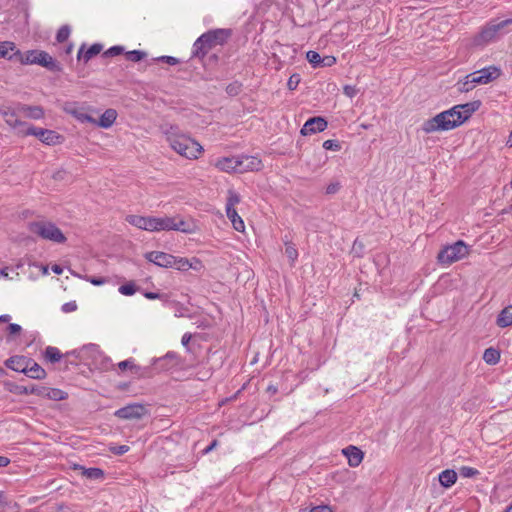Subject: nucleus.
<instances>
[{"label":"nucleus","mask_w":512,"mask_h":512,"mask_svg":"<svg viewBox=\"0 0 512 512\" xmlns=\"http://www.w3.org/2000/svg\"><path fill=\"white\" fill-rule=\"evenodd\" d=\"M480 105V101L456 105L424 121L422 131L426 134H430L437 131L452 130L468 120L471 115L479 109Z\"/></svg>","instance_id":"obj_1"},{"label":"nucleus","mask_w":512,"mask_h":512,"mask_svg":"<svg viewBox=\"0 0 512 512\" xmlns=\"http://www.w3.org/2000/svg\"><path fill=\"white\" fill-rule=\"evenodd\" d=\"M170 147L182 157L198 159L203 153V147L195 139L183 133L177 126H169L163 130Z\"/></svg>","instance_id":"obj_2"},{"label":"nucleus","mask_w":512,"mask_h":512,"mask_svg":"<svg viewBox=\"0 0 512 512\" xmlns=\"http://www.w3.org/2000/svg\"><path fill=\"white\" fill-rule=\"evenodd\" d=\"M501 71L496 66H489L474 71L459 80L456 84L457 90L460 92H469L478 85H485L496 80Z\"/></svg>","instance_id":"obj_3"},{"label":"nucleus","mask_w":512,"mask_h":512,"mask_svg":"<svg viewBox=\"0 0 512 512\" xmlns=\"http://www.w3.org/2000/svg\"><path fill=\"white\" fill-rule=\"evenodd\" d=\"M230 33L225 29L212 30L202 34L193 44V55L203 57L215 45L223 44Z\"/></svg>","instance_id":"obj_4"},{"label":"nucleus","mask_w":512,"mask_h":512,"mask_svg":"<svg viewBox=\"0 0 512 512\" xmlns=\"http://www.w3.org/2000/svg\"><path fill=\"white\" fill-rule=\"evenodd\" d=\"M17 60L23 65L38 64L50 71H60V65L47 52L41 50H29L21 53L19 50L14 54Z\"/></svg>","instance_id":"obj_5"},{"label":"nucleus","mask_w":512,"mask_h":512,"mask_svg":"<svg viewBox=\"0 0 512 512\" xmlns=\"http://www.w3.org/2000/svg\"><path fill=\"white\" fill-rule=\"evenodd\" d=\"M29 230L31 233L36 234L45 240H49L55 243H64L66 241V237L64 236V234L52 222H32L29 224Z\"/></svg>","instance_id":"obj_6"},{"label":"nucleus","mask_w":512,"mask_h":512,"mask_svg":"<svg viewBox=\"0 0 512 512\" xmlns=\"http://www.w3.org/2000/svg\"><path fill=\"white\" fill-rule=\"evenodd\" d=\"M180 231L191 233L189 225L179 216H154L153 232Z\"/></svg>","instance_id":"obj_7"},{"label":"nucleus","mask_w":512,"mask_h":512,"mask_svg":"<svg viewBox=\"0 0 512 512\" xmlns=\"http://www.w3.org/2000/svg\"><path fill=\"white\" fill-rule=\"evenodd\" d=\"M62 109L80 123L96 124V119L92 115L95 109L91 106L78 102H66Z\"/></svg>","instance_id":"obj_8"},{"label":"nucleus","mask_w":512,"mask_h":512,"mask_svg":"<svg viewBox=\"0 0 512 512\" xmlns=\"http://www.w3.org/2000/svg\"><path fill=\"white\" fill-rule=\"evenodd\" d=\"M469 254V248L463 241H457L452 245L444 247L438 254V261L441 264H452L465 258Z\"/></svg>","instance_id":"obj_9"},{"label":"nucleus","mask_w":512,"mask_h":512,"mask_svg":"<svg viewBox=\"0 0 512 512\" xmlns=\"http://www.w3.org/2000/svg\"><path fill=\"white\" fill-rule=\"evenodd\" d=\"M512 24V18L499 22H492L482 29L475 39V43L483 45L494 41L501 31L508 25Z\"/></svg>","instance_id":"obj_10"},{"label":"nucleus","mask_w":512,"mask_h":512,"mask_svg":"<svg viewBox=\"0 0 512 512\" xmlns=\"http://www.w3.org/2000/svg\"><path fill=\"white\" fill-rule=\"evenodd\" d=\"M21 136H35L46 145H57L63 142V136L53 130L29 126L25 131H19Z\"/></svg>","instance_id":"obj_11"},{"label":"nucleus","mask_w":512,"mask_h":512,"mask_svg":"<svg viewBox=\"0 0 512 512\" xmlns=\"http://www.w3.org/2000/svg\"><path fill=\"white\" fill-rule=\"evenodd\" d=\"M71 354L78 358L82 363L92 366L94 360H97L100 357V349L98 345L91 343L73 350Z\"/></svg>","instance_id":"obj_12"},{"label":"nucleus","mask_w":512,"mask_h":512,"mask_svg":"<svg viewBox=\"0 0 512 512\" xmlns=\"http://www.w3.org/2000/svg\"><path fill=\"white\" fill-rule=\"evenodd\" d=\"M328 122L323 117H312L308 119L300 130L302 136L312 135L324 131Z\"/></svg>","instance_id":"obj_13"},{"label":"nucleus","mask_w":512,"mask_h":512,"mask_svg":"<svg viewBox=\"0 0 512 512\" xmlns=\"http://www.w3.org/2000/svg\"><path fill=\"white\" fill-rule=\"evenodd\" d=\"M262 161L256 156L240 155L238 173H245L250 171H259L262 169Z\"/></svg>","instance_id":"obj_14"},{"label":"nucleus","mask_w":512,"mask_h":512,"mask_svg":"<svg viewBox=\"0 0 512 512\" xmlns=\"http://www.w3.org/2000/svg\"><path fill=\"white\" fill-rule=\"evenodd\" d=\"M17 111L23 117L32 119V120H40L45 116V111L42 106L39 105H27L18 103Z\"/></svg>","instance_id":"obj_15"},{"label":"nucleus","mask_w":512,"mask_h":512,"mask_svg":"<svg viewBox=\"0 0 512 512\" xmlns=\"http://www.w3.org/2000/svg\"><path fill=\"white\" fill-rule=\"evenodd\" d=\"M125 220L138 229L153 232L154 216L127 215Z\"/></svg>","instance_id":"obj_16"},{"label":"nucleus","mask_w":512,"mask_h":512,"mask_svg":"<svg viewBox=\"0 0 512 512\" xmlns=\"http://www.w3.org/2000/svg\"><path fill=\"white\" fill-rule=\"evenodd\" d=\"M145 257L149 262L159 267L171 268L172 264H174V261L172 262L173 255L161 251H151Z\"/></svg>","instance_id":"obj_17"},{"label":"nucleus","mask_w":512,"mask_h":512,"mask_svg":"<svg viewBox=\"0 0 512 512\" xmlns=\"http://www.w3.org/2000/svg\"><path fill=\"white\" fill-rule=\"evenodd\" d=\"M174 264H172L171 268H175L179 271H187L189 269L200 270L202 268V262L198 258L188 259L185 257H176L173 256Z\"/></svg>","instance_id":"obj_18"},{"label":"nucleus","mask_w":512,"mask_h":512,"mask_svg":"<svg viewBox=\"0 0 512 512\" xmlns=\"http://www.w3.org/2000/svg\"><path fill=\"white\" fill-rule=\"evenodd\" d=\"M145 414V408L141 405H128L115 412V416L121 419H139Z\"/></svg>","instance_id":"obj_19"},{"label":"nucleus","mask_w":512,"mask_h":512,"mask_svg":"<svg viewBox=\"0 0 512 512\" xmlns=\"http://www.w3.org/2000/svg\"><path fill=\"white\" fill-rule=\"evenodd\" d=\"M31 393L51 400L60 401L67 398V393L57 388L39 387L32 388Z\"/></svg>","instance_id":"obj_20"},{"label":"nucleus","mask_w":512,"mask_h":512,"mask_svg":"<svg viewBox=\"0 0 512 512\" xmlns=\"http://www.w3.org/2000/svg\"><path fill=\"white\" fill-rule=\"evenodd\" d=\"M215 167L227 173H238L239 156L222 157L215 161Z\"/></svg>","instance_id":"obj_21"},{"label":"nucleus","mask_w":512,"mask_h":512,"mask_svg":"<svg viewBox=\"0 0 512 512\" xmlns=\"http://www.w3.org/2000/svg\"><path fill=\"white\" fill-rule=\"evenodd\" d=\"M117 116V111L115 109L109 108L103 112L99 120H96L95 125L103 129H108L113 126L117 119Z\"/></svg>","instance_id":"obj_22"},{"label":"nucleus","mask_w":512,"mask_h":512,"mask_svg":"<svg viewBox=\"0 0 512 512\" xmlns=\"http://www.w3.org/2000/svg\"><path fill=\"white\" fill-rule=\"evenodd\" d=\"M344 455L348 459V464L351 467H357L360 465V463L363 460V453L362 451L355 447V446H349L343 450Z\"/></svg>","instance_id":"obj_23"},{"label":"nucleus","mask_w":512,"mask_h":512,"mask_svg":"<svg viewBox=\"0 0 512 512\" xmlns=\"http://www.w3.org/2000/svg\"><path fill=\"white\" fill-rule=\"evenodd\" d=\"M24 373L33 379H43L46 376L45 370L39 364L30 359Z\"/></svg>","instance_id":"obj_24"},{"label":"nucleus","mask_w":512,"mask_h":512,"mask_svg":"<svg viewBox=\"0 0 512 512\" xmlns=\"http://www.w3.org/2000/svg\"><path fill=\"white\" fill-rule=\"evenodd\" d=\"M74 470H79L81 472V475L86 477L87 479L97 480L102 479L104 477V472L100 468H85L84 466L81 465H75Z\"/></svg>","instance_id":"obj_25"},{"label":"nucleus","mask_w":512,"mask_h":512,"mask_svg":"<svg viewBox=\"0 0 512 512\" xmlns=\"http://www.w3.org/2000/svg\"><path fill=\"white\" fill-rule=\"evenodd\" d=\"M27 364H29V359L22 356L11 357L6 361V366L8 368L22 373H24Z\"/></svg>","instance_id":"obj_26"},{"label":"nucleus","mask_w":512,"mask_h":512,"mask_svg":"<svg viewBox=\"0 0 512 512\" xmlns=\"http://www.w3.org/2000/svg\"><path fill=\"white\" fill-rule=\"evenodd\" d=\"M496 324L501 328H506L512 325V305L501 310L496 319Z\"/></svg>","instance_id":"obj_27"},{"label":"nucleus","mask_w":512,"mask_h":512,"mask_svg":"<svg viewBox=\"0 0 512 512\" xmlns=\"http://www.w3.org/2000/svg\"><path fill=\"white\" fill-rule=\"evenodd\" d=\"M438 478L444 488H450L457 481V473L454 470L446 469L439 474Z\"/></svg>","instance_id":"obj_28"},{"label":"nucleus","mask_w":512,"mask_h":512,"mask_svg":"<svg viewBox=\"0 0 512 512\" xmlns=\"http://www.w3.org/2000/svg\"><path fill=\"white\" fill-rule=\"evenodd\" d=\"M102 50V45L93 44L87 50L84 51L83 47L80 48L78 52V59L84 60V62H88L92 57L99 54Z\"/></svg>","instance_id":"obj_29"},{"label":"nucleus","mask_w":512,"mask_h":512,"mask_svg":"<svg viewBox=\"0 0 512 512\" xmlns=\"http://www.w3.org/2000/svg\"><path fill=\"white\" fill-rule=\"evenodd\" d=\"M227 218L231 221L233 228L238 232L245 231V224L243 219L239 216L236 210L226 211Z\"/></svg>","instance_id":"obj_30"},{"label":"nucleus","mask_w":512,"mask_h":512,"mask_svg":"<svg viewBox=\"0 0 512 512\" xmlns=\"http://www.w3.org/2000/svg\"><path fill=\"white\" fill-rule=\"evenodd\" d=\"M17 49L13 42L11 41H3L0 42V58H8L12 59Z\"/></svg>","instance_id":"obj_31"},{"label":"nucleus","mask_w":512,"mask_h":512,"mask_svg":"<svg viewBox=\"0 0 512 512\" xmlns=\"http://www.w3.org/2000/svg\"><path fill=\"white\" fill-rule=\"evenodd\" d=\"M240 201H241V197L236 191H234L232 189L228 190L225 210L226 211L236 210V206L240 203Z\"/></svg>","instance_id":"obj_32"},{"label":"nucleus","mask_w":512,"mask_h":512,"mask_svg":"<svg viewBox=\"0 0 512 512\" xmlns=\"http://www.w3.org/2000/svg\"><path fill=\"white\" fill-rule=\"evenodd\" d=\"M92 366L96 369H99V370H103V371H107V370H110L112 369L113 367V363L111 361L110 358H108L107 356H105L101 351H100V357L97 359V360H94V362L92 363Z\"/></svg>","instance_id":"obj_33"},{"label":"nucleus","mask_w":512,"mask_h":512,"mask_svg":"<svg viewBox=\"0 0 512 512\" xmlns=\"http://www.w3.org/2000/svg\"><path fill=\"white\" fill-rule=\"evenodd\" d=\"M483 359L487 364L494 365L500 359V353L494 348H488L484 351Z\"/></svg>","instance_id":"obj_34"},{"label":"nucleus","mask_w":512,"mask_h":512,"mask_svg":"<svg viewBox=\"0 0 512 512\" xmlns=\"http://www.w3.org/2000/svg\"><path fill=\"white\" fill-rule=\"evenodd\" d=\"M44 355H45V358L52 363L58 362L62 357L60 350L53 346H48L45 349Z\"/></svg>","instance_id":"obj_35"},{"label":"nucleus","mask_w":512,"mask_h":512,"mask_svg":"<svg viewBox=\"0 0 512 512\" xmlns=\"http://www.w3.org/2000/svg\"><path fill=\"white\" fill-rule=\"evenodd\" d=\"M306 59L314 68L321 67L322 56L318 52L313 50L308 51L306 53Z\"/></svg>","instance_id":"obj_36"},{"label":"nucleus","mask_w":512,"mask_h":512,"mask_svg":"<svg viewBox=\"0 0 512 512\" xmlns=\"http://www.w3.org/2000/svg\"><path fill=\"white\" fill-rule=\"evenodd\" d=\"M8 125L17 131V134L21 136L19 131H25L30 125L18 119L8 120Z\"/></svg>","instance_id":"obj_37"},{"label":"nucleus","mask_w":512,"mask_h":512,"mask_svg":"<svg viewBox=\"0 0 512 512\" xmlns=\"http://www.w3.org/2000/svg\"><path fill=\"white\" fill-rule=\"evenodd\" d=\"M119 293L125 296H132L137 291L136 286L133 282L126 283L119 287Z\"/></svg>","instance_id":"obj_38"},{"label":"nucleus","mask_w":512,"mask_h":512,"mask_svg":"<svg viewBox=\"0 0 512 512\" xmlns=\"http://www.w3.org/2000/svg\"><path fill=\"white\" fill-rule=\"evenodd\" d=\"M459 473L464 478H472L479 474V471L473 467L463 466L460 468Z\"/></svg>","instance_id":"obj_39"},{"label":"nucleus","mask_w":512,"mask_h":512,"mask_svg":"<svg viewBox=\"0 0 512 512\" xmlns=\"http://www.w3.org/2000/svg\"><path fill=\"white\" fill-rule=\"evenodd\" d=\"M285 254L291 262H294L298 257V251L296 247L291 243L286 244Z\"/></svg>","instance_id":"obj_40"},{"label":"nucleus","mask_w":512,"mask_h":512,"mask_svg":"<svg viewBox=\"0 0 512 512\" xmlns=\"http://www.w3.org/2000/svg\"><path fill=\"white\" fill-rule=\"evenodd\" d=\"M145 57V53L139 50H133L126 53V58L133 62H138Z\"/></svg>","instance_id":"obj_41"},{"label":"nucleus","mask_w":512,"mask_h":512,"mask_svg":"<svg viewBox=\"0 0 512 512\" xmlns=\"http://www.w3.org/2000/svg\"><path fill=\"white\" fill-rule=\"evenodd\" d=\"M70 35V28L68 26H62L57 32V41L64 42Z\"/></svg>","instance_id":"obj_42"},{"label":"nucleus","mask_w":512,"mask_h":512,"mask_svg":"<svg viewBox=\"0 0 512 512\" xmlns=\"http://www.w3.org/2000/svg\"><path fill=\"white\" fill-rule=\"evenodd\" d=\"M300 81H301V78H300L299 74L291 75L287 82L288 89L291 91L295 90L298 87Z\"/></svg>","instance_id":"obj_43"},{"label":"nucleus","mask_w":512,"mask_h":512,"mask_svg":"<svg viewBox=\"0 0 512 512\" xmlns=\"http://www.w3.org/2000/svg\"><path fill=\"white\" fill-rule=\"evenodd\" d=\"M2 115L5 119V122L8 124V120L16 119L20 113L17 111V105L12 110L3 111Z\"/></svg>","instance_id":"obj_44"},{"label":"nucleus","mask_w":512,"mask_h":512,"mask_svg":"<svg viewBox=\"0 0 512 512\" xmlns=\"http://www.w3.org/2000/svg\"><path fill=\"white\" fill-rule=\"evenodd\" d=\"M323 148L325 150L338 151L341 146L338 141L329 139L323 142Z\"/></svg>","instance_id":"obj_45"},{"label":"nucleus","mask_w":512,"mask_h":512,"mask_svg":"<svg viewBox=\"0 0 512 512\" xmlns=\"http://www.w3.org/2000/svg\"><path fill=\"white\" fill-rule=\"evenodd\" d=\"M321 63V67H331L336 63V57L332 55L324 56L321 59Z\"/></svg>","instance_id":"obj_46"},{"label":"nucleus","mask_w":512,"mask_h":512,"mask_svg":"<svg viewBox=\"0 0 512 512\" xmlns=\"http://www.w3.org/2000/svg\"><path fill=\"white\" fill-rule=\"evenodd\" d=\"M301 512H304V511H301ZM309 512H333V508L329 505H318V506H314L312 507Z\"/></svg>","instance_id":"obj_47"},{"label":"nucleus","mask_w":512,"mask_h":512,"mask_svg":"<svg viewBox=\"0 0 512 512\" xmlns=\"http://www.w3.org/2000/svg\"><path fill=\"white\" fill-rule=\"evenodd\" d=\"M123 51H124V48L122 46H113L105 52V55L106 56H117V55H120L121 53H123Z\"/></svg>","instance_id":"obj_48"},{"label":"nucleus","mask_w":512,"mask_h":512,"mask_svg":"<svg viewBox=\"0 0 512 512\" xmlns=\"http://www.w3.org/2000/svg\"><path fill=\"white\" fill-rule=\"evenodd\" d=\"M110 451L116 455H123L129 451V446H127V445L113 446L110 448Z\"/></svg>","instance_id":"obj_49"},{"label":"nucleus","mask_w":512,"mask_h":512,"mask_svg":"<svg viewBox=\"0 0 512 512\" xmlns=\"http://www.w3.org/2000/svg\"><path fill=\"white\" fill-rule=\"evenodd\" d=\"M343 92L347 97L353 98L357 94V89L354 86L346 85L343 88Z\"/></svg>","instance_id":"obj_50"},{"label":"nucleus","mask_w":512,"mask_h":512,"mask_svg":"<svg viewBox=\"0 0 512 512\" xmlns=\"http://www.w3.org/2000/svg\"><path fill=\"white\" fill-rule=\"evenodd\" d=\"M77 309V304L76 302L72 301V302H67L65 303L63 306H62V311L65 312V313H70V312H73Z\"/></svg>","instance_id":"obj_51"},{"label":"nucleus","mask_w":512,"mask_h":512,"mask_svg":"<svg viewBox=\"0 0 512 512\" xmlns=\"http://www.w3.org/2000/svg\"><path fill=\"white\" fill-rule=\"evenodd\" d=\"M87 281H89L91 284L95 286H100L107 283V280L103 277H90L87 278Z\"/></svg>","instance_id":"obj_52"},{"label":"nucleus","mask_w":512,"mask_h":512,"mask_svg":"<svg viewBox=\"0 0 512 512\" xmlns=\"http://www.w3.org/2000/svg\"><path fill=\"white\" fill-rule=\"evenodd\" d=\"M118 367L121 370H125L127 368H132V367H134V362L132 359H127V360L119 362Z\"/></svg>","instance_id":"obj_53"},{"label":"nucleus","mask_w":512,"mask_h":512,"mask_svg":"<svg viewBox=\"0 0 512 512\" xmlns=\"http://www.w3.org/2000/svg\"><path fill=\"white\" fill-rule=\"evenodd\" d=\"M10 504L6 494L3 491H0V508L6 509Z\"/></svg>","instance_id":"obj_54"},{"label":"nucleus","mask_w":512,"mask_h":512,"mask_svg":"<svg viewBox=\"0 0 512 512\" xmlns=\"http://www.w3.org/2000/svg\"><path fill=\"white\" fill-rule=\"evenodd\" d=\"M158 60L164 61L169 65H176L178 63V59L172 56H161Z\"/></svg>","instance_id":"obj_55"},{"label":"nucleus","mask_w":512,"mask_h":512,"mask_svg":"<svg viewBox=\"0 0 512 512\" xmlns=\"http://www.w3.org/2000/svg\"><path fill=\"white\" fill-rule=\"evenodd\" d=\"M340 188L339 183H331L326 187L327 194H335Z\"/></svg>","instance_id":"obj_56"},{"label":"nucleus","mask_w":512,"mask_h":512,"mask_svg":"<svg viewBox=\"0 0 512 512\" xmlns=\"http://www.w3.org/2000/svg\"><path fill=\"white\" fill-rule=\"evenodd\" d=\"M8 330H9L10 334H17L21 331V326L18 324L12 323L8 326Z\"/></svg>","instance_id":"obj_57"},{"label":"nucleus","mask_w":512,"mask_h":512,"mask_svg":"<svg viewBox=\"0 0 512 512\" xmlns=\"http://www.w3.org/2000/svg\"><path fill=\"white\" fill-rule=\"evenodd\" d=\"M191 334L189 333H185L183 336H182V339H181V342L183 344V346H187L188 343L190 342L191 340Z\"/></svg>","instance_id":"obj_58"},{"label":"nucleus","mask_w":512,"mask_h":512,"mask_svg":"<svg viewBox=\"0 0 512 512\" xmlns=\"http://www.w3.org/2000/svg\"><path fill=\"white\" fill-rule=\"evenodd\" d=\"M144 296L147 298V299H150V300H154V299H158L160 297L159 294L157 293H154V292H146L144 294Z\"/></svg>","instance_id":"obj_59"},{"label":"nucleus","mask_w":512,"mask_h":512,"mask_svg":"<svg viewBox=\"0 0 512 512\" xmlns=\"http://www.w3.org/2000/svg\"><path fill=\"white\" fill-rule=\"evenodd\" d=\"M10 463V459L4 456H0V467H6Z\"/></svg>","instance_id":"obj_60"},{"label":"nucleus","mask_w":512,"mask_h":512,"mask_svg":"<svg viewBox=\"0 0 512 512\" xmlns=\"http://www.w3.org/2000/svg\"><path fill=\"white\" fill-rule=\"evenodd\" d=\"M51 270L55 273V274H61L63 272V269L59 266V265H53L51 267Z\"/></svg>","instance_id":"obj_61"},{"label":"nucleus","mask_w":512,"mask_h":512,"mask_svg":"<svg viewBox=\"0 0 512 512\" xmlns=\"http://www.w3.org/2000/svg\"><path fill=\"white\" fill-rule=\"evenodd\" d=\"M216 445H217V441H213V442H212V443H211V444H210V445H209V446L204 450V452H205V453H209L210 451H212V450L215 448V446H216Z\"/></svg>","instance_id":"obj_62"},{"label":"nucleus","mask_w":512,"mask_h":512,"mask_svg":"<svg viewBox=\"0 0 512 512\" xmlns=\"http://www.w3.org/2000/svg\"><path fill=\"white\" fill-rule=\"evenodd\" d=\"M0 274L5 277V278H9V273H8V267H4L0 270Z\"/></svg>","instance_id":"obj_63"},{"label":"nucleus","mask_w":512,"mask_h":512,"mask_svg":"<svg viewBox=\"0 0 512 512\" xmlns=\"http://www.w3.org/2000/svg\"><path fill=\"white\" fill-rule=\"evenodd\" d=\"M10 320V315L4 314L0 316V322H8Z\"/></svg>","instance_id":"obj_64"}]
</instances>
